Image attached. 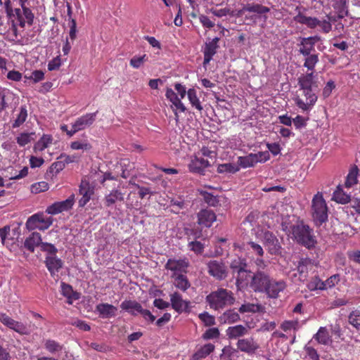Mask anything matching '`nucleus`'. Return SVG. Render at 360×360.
<instances>
[{"label":"nucleus","mask_w":360,"mask_h":360,"mask_svg":"<svg viewBox=\"0 0 360 360\" xmlns=\"http://www.w3.org/2000/svg\"><path fill=\"white\" fill-rule=\"evenodd\" d=\"M313 72L302 75L298 78V84L300 89H316L317 87L316 82L314 80Z\"/></svg>","instance_id":"nucleus-23"},{"label":"nucleus","mask_w":360,"mask_h":360,"mask_svg":"<svg viewBox=\"0 0 360 360\" xmlns=\"http://www.w3.org/2000/svg\"><path fill=\"white\" fill-rule=\"evenodd\" d=\"M79 193L82 198L79 200V206L84 207L91 200L94 193V186H93L86 178H83L81 181Z\"/></svg>","instance_id":"nucleus-9"},{"label":"nucleus","mask_w":360,"mask_h":360,"mask_svg":"<svg viewBox=\"0 0 360 360\" xmlns=\"http://www.w3.org/2000/svg\"><path fill=\"white\" fill-rule=\"evenodd\" d=\"M70 148L72 150H83L89 151L92 148V146L87 141H75L71 143Z\"/></svg>","instance_id":"nucleus-53"},{"label":"nucleus","mask_w":360,"mask_h":360,"mask_svg":"<svg viewBox=\"0 0 360 360\" xmlns=\"http://www.w3.org/2000/svg\"><path fill=\"white\" fill-rule=\"evenodd\" d=\"M320 40L321 37L318 35L301 38L300 43L298 45L300 46L299 53L303 56L312 54V52L315 50L316 43Z\"/></svg>","instance_id":"nucleus-11"},{"label":"nucleus","mask_w":360,"mask_h":360,"mask_svg":"<svg viewBox=\"0 0 360 360\" xmlns=\"http://www.w3.org/2000/svg\"><path fill=\"white\" fill-rule=\"evenodd\" d=\"M11 172L10 175H6L8 179H20L26 176L28 174V167H24L20 172L15 170L13 168H11Z\"/></svg>","instance_id":"nucleus-50"},{"label":"nucleus","mask_w":360,"mask_h":360,"mask_svg":"<svg viewBox=\"0 0 360 360\" xmlns=\"http://www.w3.org/2000/svg\"><path fill=\"white\" fill-rule=\"evenodd\" d=\"M221 323L231 324L240 320V315L233 309L226 311L220 316Z\"/></svg>","instance_id":"nucleus-37"},{"label":"nucleus","mask_w":360,"mask_h":360,"mask_svg":"<svg viewBox=\"0 0 360 360\" xmlns=\"http://www.w3.org/2000/svg\"><path fill=\"white\" fill-rule=\"evenodd\" d=\"M172 278L174 279V284L175 287L184 292H185L191 286L187 277L182 274H179L175 276L174 275H172Z\"/></svg>","instance_id":"nucleus-36"},{"label":"nucleus","mask_w":360,"mask_h":360,"mask_svg":"<svg viewBox=\"0 0 360 360\" xmlns=\"http://www.w3.org/2000/svg\"><path fill=\"white\" fill-rule=\"evenodd\" d=\"M198 224L203 227L210 228L216 221L217 216L214 211L202 209L197 214Z\"/></svg>","instance_id":"nucleus-15"},{"label":"nucleus","mask_w":360,"mask_h":360,"mask_svg":"<svg viewBox=\"0 0 360 360\" xmlns=\"http://www.w3.org/2000/svg\"><path fill=\"white\" fill-rule=\"evenodd\" d=\"M310 342L311 341L308 342V344H307L304 347L307 356L309 357L310 360H320L319 354H318L317 350L309 345Z\"/></svg>","instance_id":"nucleus-56"},{"label":"nucleus","mask_w":360,"mask_h":360,"mask_svg":"<svg viewBox=\"0 0 360 360\" xmlns=\"http://www.w3.org/2000/svg\"><path fill=\"white\" fill-rule=\"evenodd\" d=\"M148 60V56L146 54L142 56H134L129 61V65L136 69L141 68L143 63Z\"/></svg>","instance_id":"nucleus-47"},{"label":"nucleus","mask_w":360,"mask_h":360,"mask_svg":"<svg viewBox=\"0 0 360 360\" xmlns=\"http://www.w3.org/2000/svg\"><path fill=\"white\" fill-rule=\"evenodd\" d=\"M15 320L10 317L6 313L0 312V322L9 329L12 327Z\"/></svg>","instance_id":"nucleus-64"},{"label":"nucleus","mask_w":360,"mask_h":360,"mask_svg":"<svg viewBox=\"0 0 360 360\" xmlns=\"http://www.w3.org/2000/svg\"><path fill=\"white\" fill-rule=\"evenodd\" d=\"M210 165L211 164L207 160L195 156L188 164V169L191 172L204 174L205 169Z\"/></svg>","instance_id":"nucleus-17"},{"label":"nucleus","mask_w":360,"mask_h":360,"mask_svg":"<svg viewBox=\"0 0 360 360\" xmlns=\"http://www.w3.org/2000/svg\"><path fill=\"white\" fill-rule=\"evenodd\" d=\"M188 247L191 251H193L195 253L200 255L204 250V245L198 240L191 241L188 243Z\"/></svg>","instance_id":"nucleus-60"},{"label":"nucleus","mask_w":360,"mask_h":360,"mask_svg":"<svg viewBox=\"0 0 360 360\" xmlns=\"http://www.w3.org/2000/svg\"><path fill=\"white\" fill-rule=\"evenodd\" d=\"M124 199V193L119 189H112L108 194L105 195L103 199L104 205L109 207L117 202H122Z\"/></svg>","instance_id":"nucleus-22"},{"label":"nucleus","mask_w":360,"mask_h":360,"mask_svg":"<svg viewBox=\"0 0 360 360\" xmlns=\"http://www.w3.org/2000/svg\"><path fill=\"white\" fill-rule=\"evenodd\" d=\"M270 279L269 274L258 270L252 275L250 286L255 292H264Z\"/></svg>","instance_id":"nucleus-6"},{"label":"nucleus","mask_w":360,"mask_h":360,"mask_svg":"<svg viewBox=\"0 0 360 360\" xmlns=\"http://www.w3.org/2000/svg\"><path fill=\"white\" fill-rule=\"evenodd\" d=\"M75 200V195H71L68 199L60 202H56L46 208V212L50 214H57L63 211H67L72 208Z\"/></svg>","instance_id":"nucleus-12"},{"label":"nucleus","mask_w":360,"mask_h":360,"mask_svg":"<svg viewBox=\"0 0 360 360\" xmlns=\"http://www.w3.org/2000/svg\"><path fill=\"white\" fill-rule=\"evenodd\" d=\"M200 320L205 326L210 327L216 324L215 318L207 311H204L198 315Z\"/></svg>","instance_id":"nucleus-49"},{"label":"nucleus","mask_w":360,"mask_h":360,"mask_svg":"<svg viewBox=\"0 0 360 360\" xmlns=\"http://www.w3.org/2000/svg\"><path fill=\"white\" fill-rule=\"evenodd\" d=\"M45 264L52 277L63 267V261L55 255L46 256Z\"/></svg>","instance_id":"nucleus-21"},{"label":"nucleus","mask_w":360,"mask_h":360,"mask_svg":"<svg viewBox=\"0 0 360 360\" xmlns=\"http://www.w3.org/2000/svg\"><path fill=\"white\" fill-rule=\"evenodd\" d=\"M96 311L103 319L110 318L115 316L117 307L108 303L98 304L96 307Z\"/></svg>","instance_id":"nucleus-27"},{"label":"nucleus","mask_w":360,"mask_h":360,"mask_svg":"<svg viewBox=\"0 0 360 360\" xmlns=\"http://www.w3.org/2000/svg\"><path fill=\"white\" fill-rule=\"evenodd\" d=\"M49 189V184L45 181H40L32 185L31 191L33 193L44 192Z\"/></svg>","instance_id":"nucleus-57"},{"label":"nucleus","mask_w":360,"mask_h":360,"mask_svg":"<svg viewBox=\"0 0 360 360\" xmlns=\"http://www.w3.org/2000/svg\"><path fill=\"white\" fill-rule=\"evenodd\" d=\"M40 248L41 251L46 252L51 255H55L58 252L57 248L53 244L49 243L41 242Z\"/></svg>","instance_id":"nucleus-63"},{"label":"nucleus","mask_w":360,"mask_h":360,"mask_svg":"<svg viewBox=\"0 0 360 360\" xmlns=\"http://www.w3.org/2000/svg\"><path fill=\"white\" fill-rule=\"evenodd\" d=\"M27 110L26 106H21L20 108V112L18 115L16 119L12 123L13 128H18L21 126L27 120Z\"/></svg>","instance_id":"nucleus-45"},{"label":"nucleus","mask_w":360,"mask_h":360,"mask_svg":"<svg viewBox=\"0 0 360 360\" xmlns=\"http://www.w3.org/2000/svg\"><path fill=\"white\" fill-rule=\"evenodd\" d=\"M281 328L285 332L290 330L296 331L299 328V322L297 321H285L281 324Z\"/></svg>","instance_id":"nucleus-58"},{"label":"nucleus","mask_w":360,"mask_h":360,"mask_svg":"<svg viewBox=\"0 0 360 360\" xmlns=\"http://www.w3.org/2000/svg\"><path fill=\"white\" fill-rule=\"evenodd\" d=\"M220 333L217 328H211L207 329L203 334L202 338L204 340H210L219 338Z\"/></svg>","instance_id":"nucleus-59"},{"label":"nucleus","mask_w":360,"mask_h":360,"mask_svg":"<svg viewBox=\"0 0 360 360\" xmlns=\"http://www.w3.org/2000/svg\"><path fill=\"white\" fill-rule=\"evenodd\" d=\"M314 339L319 344L328 345L331 342V338L326 327H320L317 333L314 335Z\"/></svg>","instance_id":"nucleus-32"},{"label":"nucleus","mask_w":360,"mask_h":360,"mask_svg":"<svg viewBox=\"0 0 360 360\" xmlns=\"http://www.w3.org/2000/svg\"><path fill=\"white\" fill-rule=\"evenodd\" d=\"M207 266L208 274L217 280L221 281L226 278L227 269L221 260H210Z\"/></svg>","instance_id":"nucleus-8"},{"label":"nucleus","mask_w":360,"mask_h":360,"mask_svg":"<svg viewBox=\"0 0 360 360\" xmlns=\"http://www.w3.org/2000/svg\"><path fill=\"white\" fill-rule=\"evenodd\" d=\"M286 286L285 282L283 280L277 281L271 278L264 293H266L268 297L275 299L279 297V293L283 292Z\"/></svg>","instance_id":"nucleus-13"},{"label":"nucleus","mask_w":360,"mask_h":360,"mask_svg":"<svg viewBox=\"0 0 360 360\" xmlns=\"http://www.w3.org/2000/svg\"><path fill=\"white\" fill-rule=\"evenodd\" d=\"M333 200L341 204H346L350 201V195L344 192L339 186L333 192Z\"/></svg>","instance_id":"nucleus-39"},{"label":"nucleus","mask_w":360,"mask_h":360,"mask_svg":"<svg viewBox=\"0 0 360 360\" xmlns=\"http://www.w3.org/2000/svg\"><path fill=\"white\" fill-rule=\"evenodd\" d=\"M311 208L316 224L321 225L328 220V207L321 193L318 192L313 197Z\"/></svg>","instance_id":"nucleus-3"},{"label":"nucleus","mask_w":360,"mask_h":360,"mask_svg":"<svg viewBox=\"0 0 360 360\" xmlns=\"http://www.w3.org/2000/svg\"><path fill=\"white\" fill-rule=\"evenodd\" d=\"M61 293L68 299L67 302L72 304L74 300H77L80 298V294L73 290L72 285L70 284L62 282L60 284Z\"/></svg>","instance_id":"nucleus-28"},{"label":"nucleus","mask_w":360,"mask_h":360,"mask_svg":"<svg viewBox=\"0 0 360 360\" xmlns=\"http://www.w3.org/2000/svg\"><path fill=\"white\" fill-rule=\"evenodd\" d=\"M52 138L48 135H44L34 145L35 151H42L51 143Z\"/></svg>","instance_id":"nucleus-46"},{"label":"nucleus","mask_w":360,"mask_h":360,"mask_svg":"<svg viewBox=\"0 0 360 360\" xmlns=\"http://www.w3.org/2000/svg\"><path fill=\"white\" fill-rule=\"evenodd\" d=\"M349 323L357 330H360V311H352L348 316Z\"/></svg>","instance_id":"nucleus-48"},{"label":"nucleus","mask_w":360,"mask_h":360,"mask_svg":"<svg viewBox=\"0 0 360 360\" xmlns=\"http://www.w3.org/2000/svg\"><path fill=\"white\" fill-rule=\"evenodd\" d=\"M21 335H28L30 333L27 326L20 321H15L10 328Z\"/></svg>","instance_id":"nucleus-51"},{"label":"nucleus","mask_w":360,"mask_h":360,"mask_svg":"<svg viewBox=\"0 0 360 360\" xmlns=\"http://www.w3.org/2000/svg\"><path fill=\"white\" fill-rule=\"evenodd\" d=\"M214 349V345L212 343H207L200 347L193 355L191 360H201L210 355Z\"/></svg>","instance_id":"nucleus-33"},{"label":"nucleus","mask_w":360,"mask_h":360,"mask_svg":"<svg viewBox=\"0 0 360 360\" xmlns=\"http://www.w3.org/2000/svg\"><path fill=\"white\" fill-rule=\"evenodd\" d=\"M248 332L249 328L248 327L243 325H236L229 327L226 330V334L229 339L235 340L247 335Z\"/></svg>","instance_id":"nucleus-26"},{"label":"nucleus","mask_w":360,"mask_h":360,"mask_svg":"<svg viewBox=\"0 0 360 360\" xmlns=\"http://www.w3.org/2000/svg\"><path fill=\"white\" fill-rule=\"evenodd\" d=\"M170 302L172 309H174L179 314L190 311V301L183 300L182 296L179 292H174V293L171 294Z\"/></svg>","instance_id":"nucleus-10"},{"label":"nucleus","mask_w":360,"mask_h":360,"mask_svg":"<svg viewBox=\"0 0 360 360\" xmlns=\"http://www.w3.org/2000/svg\"><path fill=\"white\" fill-rule=\"evenodd\" d=\"M236 345L240 351L248 354H254L259 348V345L253 338L239 339Z\"/></svg>","instance_id":"nucleus-16"},{"label":"nucleus","mask_w":360,"mask_h":360,"mask_svg":"<svg viewBox=\"0 0 360 360\" xmlns=\"http://www.w3.org/2000/svg\"><path fill=\"white\" fill-rule=\"evenodd\" d=\"M41 216L39 213L33 214L28 218L26 222V227L28 230L42 229V226H39V219Z\"/></svg>","instance_id":"nucleus-43"},{"label":"nucleus","mask_w":360,"mask_h":360,"mask_svg":"<svg viewBox=\"0 0 360 360\" xmlns=\"http://www.w3.org/2000/svg\"><path fill=\"white\" fill-rule=\"evenodd\" d=\"M206 302L210 309L219 310L227 306L232 305L235 297L231 291L224 288H218L206 296Z\"/></svg>","instance_id":"nucleus-2"},{"label":"nucleus","mask_w":360,"mask_h":360,"mask_svg":"<svg viewBox=\"0 0 360 360\" xmlns=\"http://www.w3.org/2000/svg\"><path fill=\"white\" fill-rule=\"evenodd\" d=\"M44 347L46 350L51 354H58L61 352L63 349V345L51 339L44 340Z\"/></svg>","instance_id":"nucleus-35"},{"label":"nucleus","mask_w":360,"mask_h":360,"mask_svg":"<svg viewBox=\"0 0 360 360\" xmlns=\"http://www.w3.org/2000/svg\"><path fill=\"white\" fill-rule=\"evenodd\" d=\"M262 242L271 255H278L281 253V245L276 236L271 231L263 233Z\"/></svg>","instance_id":"nucleus-7"},{"label":"nucleus","mask_w":360,"mask_h":360,"mask_svg":"<svg viewBox=\"0 0 360 360\" xmlns=\"http://www.w3.org/2000/svg\"><path fill=\"white\" fill-rule=\"evenodd\" d=\"M246 11L262 15L269 13L270 8L259 4H247L241 9L237 11L236 16L241 17Z\"/></svg>","instance_id":"nucleus-19"},{"label":"nucleus","mask_w":360,"mask_h":360,"mask_svg":"<svg viewBox=\"0 0 360 360\" xmlns=\"http://www.w3.org/2000/svg\"><path fill=\"white\" fill-rule=\"evenodd\" d=\"M219 41V37H215L212 39V41L205 44L203 54H204V60L203 65L206 66L210 63L212 57L217 53V50L219 48L218 42Z\"/></svg>","instance_id":"nucleus-18"},{"label":"nucleus","mask_w":360,"mask_h":360,"mask_svg":"<svg viewBox=\"0 0 360 360\" xmlns=\"http://www.w3.org/2000/svg\"><path fill=\"white\" fill-rule=\"evenodd\" d=\"M120 307L122 310L129 312L132 316H137L140 314L143 310L141 304L136 300H124L121 304Z\"/></svg>","instance_id":"nucleus-24"},{"label":"nucleus","mask_w":360,"mask_h":360,"mask_svg":"<svg viewBox=\"0 0 360 360\" xmlns=\"http://www.w3.org/2000/svg\"><path fill=\"white\" fill-rule=\"evenodd\" d=\"M312 264V261L311 259L306 257L302 258L297 264V269L300 274V279L304 280L306 279L308 274L309 266Z\"/></svg>","instance_id":"nucleus-34"},{"label":"nucleus","mask_w":360,"mask_h":360,"mask_svg":"<svg viewBox=\"0 0 360 360\" xmlns=\"http://www.w3.org/2000/svg\"><path fill=\"white\" fill-rule=\"evenodd\" d=\"M200 194L203 197L205 202L208 205L212 206V207H216L218 205L219 201L217 196H215L207 191H202L200 193Z\"/></svg>","instance_id":"nucleus-52"},{"label":"nucleus","mask_w":360,"mask_h":360,"mask_svg":"<svg viewBox=\"0 0 360 360\" xmlns=\"http://www.w3.org/2000/svg\"><path fill=\"white\" fill-rule=\"evenodd\" d=\"M41 236L39 233L33 232L24 242V247L30 252H34L36 247L41 245Z\"/></svg>","instance_id":"nucleus-29"},{"label":"nucleus","mask_w":360,"mask_h":360,"mask_svg":"<svg viewBox=\"0 0 360 360\" xmlns=\"http://www.w3.org/2000/svg\"><path fill=\"white\" fill-rule=\"evenodd\" d=\"M308 288L311 290H325V285L323 281H321L319 277H314L311 281L308 283Z\"/></svg>","instance_id":"nucleus-54"},{"label":"nucleus","mask_w":360,"mask_h":360,"mask_svg":"<svg viewBox=\"0 0 360 360\" xmlns=\"http://www.w3.org/2000/svg\"><path fill=\"white\" fill-rule=\"evenodd\" d=\"M257 158L254 153H250L246 156L239 157L238 163L243 168L254 167L257 163Z\"/></svg>","instance_id":"nucleus-38"},{"label":"nucleus","mask_w":360,"mask_h":360,"mask_svg":"<svg viewBox=\"0 0 360 360\" xmlns=\"http://www.w3.org/2000/svg\"><path fill=\"white\" fill-rule=\"evenodd\" d=\"M304 62L303 66L307 69V70L313 72L316 65L319 63V54L312 53L311 55L304 56Z\"/></svg>","instance_id":"nucleus-42"},{"label":"nucleus","mask_w":360,"mask_h":360,"mask_svg":"<svg viewBox=\"0 0 360 360\" xmlns=\"http://www.w3.org/2000/svg\"><path fill=\"white\" fill-rule=\"evenodd\" d=\"M23 11V17L25 20V23H27L29 26H31L34 23V15L32 11L25 6V4L20 6Z\"/></svg>","instance_id":"nucleus-55"},{"label":"nucleus","mask_w":360,"mask_h":360,"mask_svg":"<svg viewBox=\"0 0 360 360\" xmlns=\"http://www.w3.org/2000/svg\"><path fill=\"white\" fill-rule=\"evenodd\" d=\"M358 173L359 169L357 166L355 165L350 169L345 182V187L351 188L357 184Z\"/></svg>","instance_id":"nucleus-40"},{"label":"nucleus","mask_w":360,"mask_h":360,"mask_svg":"<svg viewBox=\"0 0 360 360\" xmlns=\"http://www.w3.org/2000/svg\"><path fill=\"white\" fill-rule=\"evenodd\" d=\"M188 266V262L186 259H169L165 264V268L173 272L172 275L176 276L182 272H186Z\"/></svg>","instance_id":"nucleus-14"},{"label":"nucleus","mask_w":360,"mask_h":360,"mask_svg":"<svg viewBox=\"0 0 360 360\" xmlns=\"http://www.w3.org/2000/svg\"><path fill=\"white\" fill-rule=\"evenodd\" d=\"M282 229L286 231L297 243L306 248L310 250L316 246L317 242L313 229L303 221H298L291 225L288 230L286 224L282 223Z\"/></svg>","instance_id":"nucleus-1"},{"label":"nucleus","mask_w":360,"mask_h":360,"mask_svg":"<svg viewBox=\"0 0 360 360\" xmlns=\"http://www.w3.org/2000/svg\"><path fill=\"white\" fill-rule=\"evenodd\" d=\"M229 266L233 276H235L236 273L248 268L247 260L245 258L236 257L231 261Z\"/></svg>","instance_id":"nucleus-30"},{"label":"nucleus","mask_w":360,"mask_h":360,"mask_svg":"<svg viewBox=\"0 0 360 360\" xmlns=\"http://www.w3.org/2000/svg\"><path fill=\"white\" fill-rule=\"evenodd\" d=\"M302 91L304 99L300 96H297L294 99L295 103L302 111H310L315 105L318 96L314 91V89H302Z\"/></svg>","instance_id":"nucleus-5"},{"label":"nucleus","mask_w":360,"mask_h":360,"mask_svg":"<svg viewBox=\"0 0 360 360\" xmlns=\"http://www.w3.org/2000/svg\"><path fill=\"white\" fill-rule=\"evenodd\" d=\"M293 20L297 23L305 25L310 29H314L319 26L321 32L325 34L329 33L332 30V24L328 19L319 20L315 17L306 16L300 11L293 18Z\"/></svg>","instance_id":"nucleus-4"},{"label":"nucleus","mask_w":360,"mask_h":360,"mask_svg":"<svg viewBox=\"0 0 360 360\" xmlns=\"http://www.w3.org/2000/svg\"><path fill=\"white\" fill-rule=\"evenodd\" d=\"M333 8L336 14H338V18H345L348 16V3L347 0H334Z\"/></svg>","instance_id":"nucleus-31"},{"label":"nucleus","mask_w":360,"mask_h":360,"mask_svg":"<svg viewBox=\"0 0 360 360\" xmlns=\"http://www.w3.org/2000/svg\"><path fill=\"white\" fill-rule=\"evenodd\" d=\"M188 98L193 107L199 111H202L203 108L197 96L196 90L194 88L189 89L187 92Z\"/></svg>","instance_id":"nucleus-41"},{"label":"nucleus","mask_w":360,"mask_h":360,"mask_svg":"<svg viewBox=\"0 0 360 360\" xmlns=\"http://www.w3.org/2000/svg\"><path fill=\"white\" fill-rule=\"evenodd\" d=\"M340 281V275L334 274L323 281L325 290L334 287Z\"/></svg>","instance_id":"nucleus-62"},{"label":"nucleus","mask_w":360,"mask_h":360,"mask_svg":"<svg viewBox=\"0 0 360 360\" xmlns=\"http://www.w3.org/2000/svg\"><path fill=\"white\" fill-rule=\"evenodd\" d=\"M236 278V283L238 288H245L248 285L252 280L251 271L248 268L240 271L233 276Z\"/></svg>","instance_id":"nucleus-25"},{"label":"nucleus","mask_w":360,"mask_h":360,"mask_svg":"<svg viewBox=\"0 0 360 360\" xmlns=\"http://www.w3.org/2000/svg\"><path fill=\"white\" fill-rule=\"evenodd\" d=\"M25 77L27 79L32 80L34 83H37L44 79V73L42 70H37L33 71L30 77L25 75Z\"/></svg>","instance_id":"nucleus-61"},{"label":"nucleus","mask_w":360,"mask_h":360,"mask_svg":"<svg viewBox=\"0 0 360 360\" xmlns=\"http://www.w3.org/2000/svg\"><path fill=\"white\" fill-rule=\"evenodd\" d=\"M98 111L93 113H86L76 119L73 123L79 131L84 130L90 127L96 120Z\"/></svg>","instance_id":"nucleus-20"},{"label":"nucleus","mask_w":360,"mask_h":360,"mask_svg":"<svg viewBox=\"0 0 360 360\" xmlns=\"http://www.w3.org/2000/svg\"><path fill=\"white\" fill-rule=\"evenodd\" d=\"M240 169L239 167L232 163H224L219 165L217 172L219 174L229 173L235 174Z\"/></svg>","instance_id":"nucleus-44"}]
</instances>
